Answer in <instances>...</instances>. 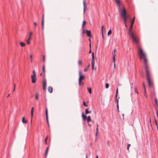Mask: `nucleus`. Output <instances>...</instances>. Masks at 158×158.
<instances>
[{"label":"nucleus","mask_w":158,"mask_h":158,"mask_svg":"<svg viewBox=\"0 0 158 158\" xmlns=\"http://www.w3.org/2000/svg\"><path fill=\"white\" fill-rule=\"evenodd\" d=\"M138 54L140 60H143L144 64V69L149 87L150 88L154 89L153 81L150 79V69L148 64V59L146 53L139 47H138Z\"/></svg>","instance_id":"1"},{"label":"nucleus","mask_w":158,"mask_h":158,"mask_svg":"<svg viewBox=\"0 0 158 158\" xmlns=\"http://www.w3.org/2000/svg\"><path fill=\"white\" fill-rule=\"evenodd\" d=\"M134 20L132 19L131 21V24L129 31L128 32V34L130 35V37L133 40L135 43H138V40L136 38L135 34L134 33L131 31V29L132 28L134 23Z\"/></svg>","instance_id":"2"},{"label":"nucleus","mask_w":158,"mask_h":158,"mask_svg":"<svg viewBox=\"0 0 158 158\" xmlns=\"http://www.w3.org/2000/svg\"><path fill=\"white\" fill-rule=\"evenodd\" d=\"M120 13L122 17L124 19L125 23H126V21L127 19H129V20H131V19L129 18V15L126 13V11L125 9H122L121 10Z\"/></svg>","instance_id":"3"},{"label":"nucleus","mask_w":158,"mask_h":158,"mask_svg":"<svg viewBox=\"0 0 158 158\" xmlns=\"http://www.w3.org/2000/svg\"><path fill=\"white\" fill-rule=\"evenodd\" d=\"M117 5L119 7V10L120 12L123 9H125L123 5L122 2L121 0H115Z\"/></svg>","instance_id":"4"},{"label":"nucleus","mask_w":158,"mask_h":158,"mask_svg":"<svg viewBox=\"0 0 158 158\" xmlns=\"http://www.w3.org/2000/svg\"><path fill=\"white\" fill-rule=\"evenodd\" d=\"M79 81H81L85 78V76L81 74V71L79 72Z\"/></svg>","instance_id":"5"},{"label":"nucleus","mask_w":158,"mask_h":158,"mask_svg":"<svg viewBox=\"0 0 158 158\" xmlns=\"http://www.w3.org/2000/svg\"><path fill=\"white\" fill-rule=\"evenodd\" d=\"M83 4L84 6L83 8V13L84 14L85 13V9L87 6V3L85 0L83 1Z\"/></svg>","instance_id":"6"},{"label":"nucleus","mask_w":158,"mask_h":158,"mask_svg":"<svg viewBox=\"0 0 158 158\" xmlns=\"http://www.w3.org/2000/svg\"><path fill=\"white\" fill-rule=\"evenodd\" d=\"M118 88H117L116 89V96H115V101L116 102H117V109H119V107H118V100H117V95H118Z\"/></svg>","instance_id":"7"},{"label":"nucleus","mask_w":158,"mask_h":158,"mask_svg":"<svg viewBox=\"0 0 158 158\" xmlns=\"http://www.w3.org/2000/svg\"><path fill=\"white\" fill-rule=\"evenodd\" d=\"M31 78L32 79V82L33 83H35L36 80V76L35 75H32L31 76Z\"/></svg>","instance_id":"8"},{"label":"nucleus","mask_w":158,"mask_h":158,"mask_svg":"<svg viewBox=\"0 0 158 158\" xmlns=\"http://www.w3.org/2000/svg\"><path fill=\"white\" fill-rule=\"evenodd\" d=\"M94 61H91V67L92 70L95 71L96 69V67H94Z\"/></svg>","instance_id":"9"},{"label":"nucleus","mask_w":158,"mask_h":158,"mask_svg":"<svg viewBox=\"0 0 158 158\" xmlns=\"http://www.w3.org/2000/svg\"><path fill=\"white\" fill-rule=\"evenodd\" d=\"M44 14H43L42 15V29L44 30Z\"/></svg>","instance_id":"10"},{"label":"nucleus","mask_w":158,"mask_h":158,"mask_svg":"<svg viewBox=\"0 0 158 158\" xmlns=\"http://www.w3.org/2000/svg\"><path fill=\"white\" fill-rule=\"evenodd\" d=\"M86 33L87 36L91 38L92 37L91 36V32L90 31L87 30H86Z\"/></svg>","instance_id":"11"},{"label":"nucleus","mask_w":158,"mask_h":158,"mask_svg":"<svg viewBox=\"0 0 158 158\" xmlns=\"http://www.w3.org/2000/svg\"><path fill=\"white\" fill-rule=\"evenodd\" d=\"M34 112V107H32L31 110V123H32V118L33 116Z\"/></svg>","instance_id":"12"},{"label":"nucleus","mask_w":158,"mask_h":158,"mask_svg":"<svg viewBox=\"0 0 158 158\" xmlns=\"http://www.w3.org/2000/svg\"><path fill=\"white\" fill-rule=\"evenodd\" d=\"M22 122L23 123L26 124L27 123L28 121L25 120V118L23 117L22 118Z\"/></svg>","instance_id":"13"},{"label":"nucleus","mask_w":158,"mask_h":158,"mask_svg":"<svg viewBox=\"0 0 158 158\" xmlns=\"http://www.w3.org/2000/svg\"><path fill=\"white\" fill-rule=\"evenodd\" d=\"M48 91L50 93H52L53 91V89L52 87L49 86L48 88Z\"/></svg>","instance_id":"14"},{"label":"nucleus","mask_w":158,"mask_h":158,"mask_svg":"<svg viewBox=\"0 0 158 158\" xmlns=\"http://www.w3.org/2000/svg\"><path fill=\"white\" fill-rule=\"evenodd\" d=\"M82 116L83 120L85 121L86 119V116L83 113L82 114Z\"/></svg>","instance_id":"15"},{"label":"nucleus","mask_w":158,"mask_h":158,"mask_svg":"<svg viewBox=\"0 0 158 158\" xmlns=\"http://www.w3.org/2000/svg\"><path fill=\"white\" fill-rule=\"evenodd\" d=\"M31 40V39L30 38H28V39L26 41L27 43V44H30V41Z\"/></svg>","instance_id":"16"},{"label":"nucleus","mask_w":158,"mask_h":158,"mask_svg":"<svg viewBox=\"0 0 158 158\" xmlns=\"http://www.w3.org/2000/svg\"><path fill=\"white\" fill-rule=\"evenodd\" d=\"M88 91L89 92V94H91L92 93L91 88L88 87L87 88Z\"/></svg>","instance_id":"17"},{"label":"nucleus","mask_w":158,"mask_h":158,"mask_svg":"<svg viewBox=\"0 0 158 158\" xmlns=\"http://www.w3.org/2000/svg\"><path fill=\"white\" fill-rule=\"evenodd\" d=\"M43 71L44 73V75L45 73V67L44 65H43Z\"/></svg>","instance_id":"18"},{"label":"nucleus","mask_w":158,"mask_h":158,"mask_svg":"<svg viewBox=\"0 0 158 158\" xmlns=\"http://www.w3.org/2000/svg\"><path fill=\"white\" fill-rule=\"evenodd\" d=\"M92 59L91 60V61H94V52H92Z\"/></svg>","instance_id":"19"},{"label":"nucleus","mask_w":158,"mask_h":158,"mask_svg":"<svg viewBox=\"0 0 158 158\" xmlns=\"http://www.w3.org/2000/svg\"><path fill=\"white\" fill-rule=\"evenodd\" d=\"M20 44L22 47H24L26 45L25 44L22 42H20Z\"/></svg>","instance_id":"20"},{"label":"nucleus","mask_w":158,"mask_h":158,"mask_svg":"<svg viewBox=\"0 0 158 158\" xmlns=\"http://www.w3.org/2000/svg\"><path fill=\"white\" fill-rule=\"evenodd\" d=\"M87 120L88 123L91 121V117L90 116H88Z\"/></svg>","instance_id":"21"},{"label":"nucleus","mask_w":158,"mask_h":158,"mask_svg":"<svg viewBox=\"0 0 158 158\" xmlns=\"http://www.w3.org/2000/svg\"><path fill=\"white\" fill-rule=\"evenodd\" d=\"M45 113H46V118H47L48 117V110L47 109L46 110Z\"/></svg>","instance_id":"22"},{"label":"nucleus","mask_w":158,"mask_h":158,"mask_svg":"<svg viewBox=\"0 0 158 158\" xmlns=\"http://www.w3.org/2000/svg\"><path fill=\"white\" fill-rule=\"evenodd\" d=\"M79 85L80 86H82L83 85V83L81 81H79Z\"/></svg>","instance_id":"23"},{"label":"nucleus","mask_w":158,"mask_h":158,"mask_svg":"<svg viewBox=\"0 0 158 158\" xmlns=\"http://www.w3.org/2000/svg\"><path fill=\"white\" fill-rule=\"evenodd\" d=\"M113 55V62H114V63H115V55L113 53H112Z\"/></svg>","instance_id":"24"},{"label":"nucleus","mask_w":158,"mask_h":158,"mask_svg":"<svg viewBox=\"0 0 158 158\" xmlns=\"http://www.w3.org/2000/svg\"><path fill=\"white\" fill-rule=\"evenodd\" d=\"M43 86H46V80H45L43 81Z\"/></svg>","instance_id":"25"},{"label":"nucleus","mask_w":158,"mask_h":158,"mask_svg":"<svg viewBox=\"0 0 158 158\" xmlns=\"http://www.w3.org/2000/svg\"><path fill=\"white\" fill-rule=\"evenodd\" d=\"M38 98H39V94L38 93H36V95H35V99L37 100H38Z\"/></svg>","instance_id":"26"},{"label":"nucleus","mask_w":158,"mask_h":158,"mask_svg":"<svg viewBox=\"0 0 158 158\" xmlns=\"http://www.w3.org/2000/svg\"><path fill=\"white\" fill-rule=\"evenodd\" d=\"M49 148V147H48L47 148L46 150V153H45V157H46V156H47V153H48V150Z\"/></svg>","instance_id":"27"},{"label":"nucleus","mask_w":158,"mask_h":158,"mask_svg":"<svg viewBox=\"0 0 158 158\" xmlns=\"http://www.w3.org/2000/svg\"><path fill=\"white\" fill-rule=\"evenodd\" d=\"M49 148V147H48L47 148L46 150V153H45V157H46V156H47V153H48V150Z\"/></svg>","instance_id":"28"},{"label":"nucleus","mask_w":158,"mask_h":158,"mask_svg":"<svg viewBox=\"0 0 158 158\" xmlns=\"http://www.w3.org/2000/svg\"><path fill=\"white\" fill-rule=\"evenodd\" d=\"M86 23V21H83V24H82V26L83 27L82 28L83 29V27L85 25V24Z\"/></svg>","instance_id":"29"},{"label":"nucleus","mask_w":158,"mask_h":158,"mask_svg":"<svg viewBox=\"0 0 158 158\" xmlns=\"http://www.w3.org/2000/svg\"><path fill=\"white\" fill-rule=\"evenodd\" d=\"M88 110H89V109L88 108L86 109L85 110V114H88L89 113V111H88Z\"/></svg>","instance_id":"30"},{"label":"nucleus","mask_w":158,"mask_h":158,"mask_svg":"<svg viewBox=\"0 0 158 158\" xmlns=\"http://www.w3.org/2000/svg\"><path fill=\"white\" fill-rule=\"evenodd\" d=\"M111 29H110V30H109V31H108V33H107V35H110L111 33Z\"/></svg>","instance_id":"31"},{"label":"nucleus","mask_w":158,"mask_h":158,"mask_svg":"<svg viewBox=\"0 0 158 158\" xmlns=\"http://www.w3.org/2000/svg\"><path fill=\"white\" fill-rule=\"evenodd\" d=\"M134 92L135 93H136V94H138V92L136 90V88L135 87H134Z\"/></svg>","instance_id":"32"},{"label":"nucleus","mask_w":158,"mask_h":158,"mask_svg":"<svg viewBox=\"0 0 158 158\" xmlns=\"http://www.w3.org/2000/svg\"><path fill=\"white\" fill-rule=\"evenodd\" d=\"M98 128H96V134H95L96 136H97V135H98Z\"/></svg>","instance_id":"33"},{"label":"nucleus","mask_w":158,"mask_h":158,"mask_svg":"<svg viewBox=\"0 0 158 158\" xmlns=\"http://www.w3.org/2000/svg\"><path fill=\"white\" fill-rule=\"evenodd\" d=\"M32 34V32H30L29 35V38H31V36Z\"/></svg>","instance_id":"34"},{"label":"nucleus","mask_w":158,"mask_h":158,"mask_svg":"<svg viewBox=\"0 0 158 158\" xmlns=\"http://www.w3.org/2000/svg\"><path fill=\"white\" fill-rule=\"evenodd\" d=\"M109 87V84L108 83H106V85H105V87H106V89H107Z\"/></svg>","instance_id":"35"},{"label":"nucleus","mask_w":158,"mask_h":158,"mask_svg":"<svg viewBox=\"0 0 158 158\" xmlns=\"http://www.w3.org/2000/svg\"><path fill=\"white\" fill-rule=\"evenodd\" d=\"M155 102L156 103V105L157 106H158V101H157V99L155 98Z\"/></svg>","instance_id":"36"},{"label":"nucleus","mask_w":158,"mask_h":158,"mask_svg":"<svg viewBox=\"0 0 158 158\" xmlns=\"http://www.w3.org/2000/svg\"><path fill=\"white\" fill-rule=\"evenodd\" d=\"M142 85H143V88H144V89H146V87H145V83L144 82H143L142 84Z\"/></svg>","instance_id":"37"},{"label":"nucleus","mask_w":158,"mask_h":158,"mask_svg":"<svg viewBox=\"0 0 158 158\" xmlns=\"http://www.w3.org/2000/svg\"><path fill=\"white\" fill-rule=\"evenodd\" d=\"M48 139V137H47L45 139V140H44L45 143L46 144H47V140Z\"/></svg>","instance_id":"38"},{"label":"nucleus","mask_w":158,"mask_h":158,"mask_svg":"<svg viewBox=\"0 0 158 158\" xmlns=\"http://www.w3.org/2000/svg\"><path fill=\"white\" fill-rule=\"evenodd\" d=\"M130 146H131V144H128L127 145V149L128 151H129V148L130 147Z\"/></svg>","instance_id":"39"},{"label":"nucleus","mask_w":158,"mask_h":158,"mask_svg":"<svg viewBox=\"0 0 158 158\" xmlns=\"http://www.w3.org/2000/svg\"><path fill=\"white\" fill-rule=\"evenodd\" d=\"M46 120H47V123L48 126V127H49V123L48 120V117L47 118H46Z\"/></svg>","instance_id":"40"},{"label":"nucleus","mask_w":158,"mask_h":158,"mask_svg":"<svg viewBox=\"0 0 158 158\" xmlns=\"http://www.w3.org/2000/svg\"><path fill=\"white\" fill-rule=\"evenodd\" d=\"M43 62H44L45 61V56L44 55L43 56Z\"/></svg>","instance_id":"41"},{"label":"nucleus","mask_w":158,"mask_h":158,"mask_svg":"<svg viewBox=\"0 0 158 158\" xmlns=\"http://www.w3.org/2000/svg\"><path fill=\"white\" fill-rule=\"evenodd\" d=\"M78 64L79 65H81L82 64V62L81 61H79L78 62Z\"/></svg>","instance_id":"42"},{"label":"nucleus","mask_w":158,"mask_h":158,"mask_svg":"<svg viewBox=\"0 0 158 158\" xmlns=\"http://www.w3.org/2000/svg\"><path fill=\"white\" fill-rule=\"evenodd\" d=\"M83 105L84 106H86V107L87 106V105L86 104L85 102L83 101Z\"/></svg>","instance_id":"43"},{"label":"nucleus","mask_w":158,"mask_h":158,"mask_svg":"<svg viewBox=\"0 0 158 158\" xmlns=\"http://www.w3.org/2000/svg\"><path fill=\"white\" fill-rule=\"evenodd\" d=\"M46 86H43V89H44V90L45 91L46 90Z\"/></svg>","instance_id":"44"},{"label":"nucleus","mask_w":158,"mask_h":158,"mask_svg":"<svg viewBox=\"0 0 158 158\" xmlns=\"http://www.w3.org/2000/svg\"><path fill=\"white\" fill-rule=\"evenodd\" d=\"M32 55H31L30 56V58H31V62H32Z\"/></svg>","instance_id":"45"},{"label":"nucleus","mask_w":158,"mask_h":158,"mask_svg":"<svg viewBox=\"0 0 158 158\" xmlns=\"http://www.w3.org/2000/svg\"><path fill=\"white\" fill-rule=\"evenodd\" d=\"M103 27H104L103 26H102V32H103Z\"/></svg>","instance_id":"46"},{"label":"nucleus","mask_w":158,"mask_h":158,"mask_svg":"<svg viewBox=\"0 0 158 158\" xmlns=\"http://www.w3.org/2000/svg\"><path fill=\"white\" fill-rule=\"evenodd\" d=\"M33 74L32 75H35V70H34L33 71Z\"/></svg>","instance_id":"47"},{"label":"nucleus","mask_w":158,"mask_h":158,"mask_svg":"<svg viewBox=\"0 0 158 158\" xmlns=\"http://www.w3.org/2000/svg\"><path fill=\"white\" fill-rule=\"evenodd\" d=\"M102 38L103 39H104V37L103 36V32H102Z\"/></svg>","instance_id":"48"},{"label":"nucleus","mask_w":158,"mask_h":158,"mask_svg":"<svg viewBox=\"0 0 158 158\" xmlns=\"http://www.w3.org/2000/svg\"><path fill=\"white\" fill-rule=\"evenodd\" d=\"M15 84H14V89H13V91H14L15 90Z\"/></svg>","instance_id":"49"},{"label":"nucleus","mask_w":158,"mask_h":158,"mask_svg":"<svg viewBox=\"0 0 158 158\" xmlns=\"http://www.w3.org/2000/svg\"><path fill=\"white\" fill-rule=\"evenodd\" d=\"M144 95H146V89H144Z\"/></svg>","instance_id":"50"},{"label":"nucleus","mask_w":158,"mask_h":158,"mask_svg":"<svg viewBox=\"0 0 158 158\" xmlns=\"http://www.w3.org/2000/svg\"><path fill=\"white\" fill-rule=\"evenodd\" d=\"M88 70V68L85 69L84 71L85 72H86Z\"/></svg>","instance_id":"51"},{"label":"nucleus","mask_w":158,"mask_h":158,"mask_svg":"<svg viewBox=\"0 0 158 158\" xmlns=\"http://www.w3.org/2000/svg\"><path fill=\"white\" fill-rule=\"evenodd\" d=\"M155 123L156 124V125L157 126V121H156V119H155Z\"/></svg>","instance_id":"52"},{"label":"nucleus","mask_w":158,"mask_h":158,"mask_svg":"<svg viewBox=\"0 0 158 158\" xmlns=\"http://www.w3.org/2000/svg\"><path fill=\"white\" fill-rule=\"evenodd\" d=\"M34 25L35 27L36 26V25H37L36 23L35 22L34 23Z\"/></svg>","instance_id":"53"},{"label":"nucleus","mask_w":158,"mask_h":158,"mask_svg":"<svg viewBox=\"0 0 158 158\" xmlns=\"http://www.w3.org/2000/svg\"><path fill=\"white\" fill-rule=\"evenodd\" d=\"M116 51V49H114V53H113L114 54H115V53Z\"/></svg>","instance_id":"54"},{"label":"nucleus","mask_w":158,"mask_h":158,"mask_svg":"<svg viewBox=\"0 0 158 158\" xmlns=\"http://www.w3.org/2000/svg\"><path fill=\"white\" fill-rule=\"evenodd\" d=\"M91 49L90 48L89 51V53H91Z\"/></svg>","instance_id":"55"},{"label":"nucleus","mask_w":158,"mask_h":158,"mask_svg":"<svg viewBox=\"0 0 158 158\" xmlns=\"http://www.w3.org/2000/svg\"><path fill=\"white\" fill-rule=\"evenodd\" d=\"M89 46L90 48V49H91V43H89Z\"/></svg>","instance_id":"56"},{"label":"nucleus","mask_w":158,"mask_h":158,"mask_svg":"<svg viewBox=\"0 0 158 158\" xmlns=\"http://www.w3.org/2000/svg\"><path fill=\"white\" fill-rule=\"evenodd\" d=\"M90 64H89V65H88V66H87V68H88V69L89 67H90Z\"/></svg>","instance_id":"57"},{"label":"nucleus","mask_w":158,"mask_h":158,"mask_svg":"<svg viewBox=\"0 0 158 158\" xmlns=\"http://www.w3.org/2000/svg\"><path fill=\"white\" fill-rule=\"evenodd\" d=\"M98 124H97V128H98Z\"/></svg>","instance_id":"58"},{"label":"nucleus","mask_w":158,"mask_h":158,"mask_svg":"<svg viewBox=\"0 0 158 158\" xmlns=\"http://www.w3.org/2000/svg\"><path fill=\"white\" fill-rule=\"evenodd\" d=\"M114 69H115V63H114Z\"/></svg>","instance_id":"59"},{"label":"nucleus","mask_w":158,"mask_h":158,"mask_svg":"<svg viewBox=\"0 0 158 158\" xmlns=\"http://www.w3.org/2000/svg\"><path fill=\"white\" fill-rule=\"evenodd\" d=\"M10 96V94H9L7 96V98L8 97H9V96Z\"/></svg>","instance_id":"60"},{"label":"nucleus","mask_w":158,"mask_h":158,"mask_svg":"<svg viewBox=\"0 0 158 158\" xmlns=\"http://www.w3.org/2000/svg\"><path fill=\"white\" fill-rule=\"evenodd\" d=\"M91 113V111H89V113Z\"/></svg>","instance_id":"61"},{"label":"nucleus","mask_w":158,"mask_h":158,"mask_svg":"<svg viewBox=\"0 0 158 158\" xmlns=\"http://www.w3.org/2000/svg\"><path fill=\"white\" fill-rule=\"evenodd\" d=\"M88 125H89V126H90H90H91V125H90V124L89 123H88Z\"/></svg>","instance_id":"62"},{"label":"nucleus","mask_w":158,"mask_h":158,"mask_svg":"<svg viewBox=\"0 0 158 158\" xmlns=\"http://www.w3.org/2000/svg\"><path fill=\"white\" fill-rule=\"evenodd\" d=\"M89 43H91V40L90 39H89Z\"/></svg>","instance_id":"63"},{"label":"nucleus","mask_w":158,"mask_h":158,"mask_svg":"<svg viewBox=\"0 0 158 158\" xmlns=\"http://www.w3.org/2000/svg\"><path fill=\"white\" fill-rule=\"evenodd\" d=\"M98 158V155H97L96 156V158Z\"/></svg>","instance_id":"64"}]
</instances>
